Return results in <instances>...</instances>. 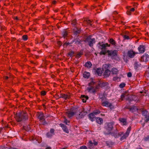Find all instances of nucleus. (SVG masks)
Here are the masks:
<instances>
[{
    "label": "nucleus",
    "mask_w": 149,
    "mask_h": 149,
    "mask_svg": "<svg viewBox=\"0 0 149 149\" xmlns=\"http://www.w3.org/2000/svg\"><path fill=\"white\" fill-rule=\"evenodd\" d=\"M114 123L110 122L107 123L104 126L105 130L104 133L105 134H109L111 133V131L113 128Z\"/></svg>",
    "instance_id": "f257e3e1"
},
{
    "label": "nucleus",
    "mask_w": 149,
    "mask_h": 149,
    "mask_svg": "<svg viewBox=\"0 0 149 149\" xmlns=\"http://www.w3.org/2000/svg\"><path fill=\"white\" fill-rule=\"evenodd\" d=\"M100 97L101 99V104L104 107H108L111 110H112L114 108V106L111 103L108 102L107 100L106 97H100Z\"/></svg>",
    "instance_id": "f03ea898"
},
{
    "label": "nucleus",
    "mask_w": 149,
    "mask_h": 149,
    "mask_svg": "<svg viewBox=\"0 0 149 149\" xmlns=\"http://www.w3.org/2000/svg\"><path fill=\"white\" fill-rule=\"evenodd\" d=\"M27 119V116L26 113L24 112L19 113L17 114L15 117V119L18 122Z\"/></svg>",
    "instance_id": "7ed1b4c3"
},
{
    "label": "nucleus",
    "mask_w": 149,
    "mask_h": 149,
    "mask_svg": "<svg viewBox=\"0 0 149 149\" xmlns=\"http://www.w3.org/2000/svg\"><path fill=\"white\" fill-rule=\"evenodd\" d=\"M37 115L40 122L42 125H45L47 124L45 119L44 118L45 116L44 115L43 113L38 112L37 113Z\"/></svg>",
    "instance_id": "20e7f679"
},
{
    "label": "nucleus",
    "mask_w": 149,
    "mask_h": 149,
    "mask_svg": "<svg viewBox=\"0 0 149 149\" xmlns=\"http://www.w3.org/2000/svg\"><path fill=\"white\" fill-rule=\"evenodd\" d=\"M76 112V109L72 108L68 110L65 113L67 116L68 118H70L74 116Z\"/></svg>",
    "instance_id": "39448f33"
},
{
    "label": "nucleus",
    "mask_w": 149,
    "mask_h": 149,
    "mask_svg": "<svg viewBox=\"0 0 149 149\" xmlns=\"http://www.w3.org/2000/svg\"><path fill=\"white\" fill-rule=\"evenodd\" d=\"M109 56L111 57L117 56L118 54V51L115 50H107V52Z\"/></svg>",
    "instance_id": "423d86ee"
},
{
    "label": "nucleus",
    "mask_w": 149,
    "mask_h": 149,
    "mask_svg": "<svg viewBox=\"0 0 149 149\" xmlns=\"http://www.w3.org/2000/svg\"><path fill=\"white\" fill-rule=\"evenodd\" d=\"M80 113L77 116V118L78 119H79L84 117L87 113V112L84 111V109L83 108L81 109L80 110Z\"/></svg>",
    "instance_id": "0eeeda50"
},
{
    "label": "nucleus",
    "mask_w": 149,
    "mask_h": 149,
    "mask_svg": "<svg viewBox=\"0 0 149 149\" xmlns=\"http://www.w3.org/2000/svg\"><path fill=\"white\" fill-rule=\"evenodd\" d=\"M131 129V126H130L128 127L125 133L120 138V140L121 141H122L124 139H126V138L128 136Z\"/></svg>",
    "instance_id": "6e6552de"
},
{
    "label": "nucleus",
    "mask_w": 149,
    "mask_h": 149,
    "mask_svg": "<svg viewBox=\"0 0 149 149\" xmlns=\"http://www.w3.org/2000/svg\"><path fill=\"white\" fill-rule=\"evenodd\" d=\"M99 89L98 86L95 85V86L91 87L88 88L89 92H91L93 93H95Z\"/></svg>",
    "instance_id": "1a4fd4ad"
},
{
    "label": "nucleus",
    "mask_w": 149,
    "mask_h": 149,
    "mask_svg": "<svg viewBox=\"0 0 149 149\" xmlns=\"http://www.w3.org/2000/svg\"><path fill=\"white\" fill-rule=\"evenodd\" d=\"M137 54V53L135 52L132 50H130L128 52L127 54L130 58H132Z\"/></svg>",
    "instance_id": "9d476101"
},
{
    "label": "nucleus",
    "mask_w": 149,
    "mask_h": 149,
    "mask_svg": "<svg viewBox=\"0 0 149 149\" xmlns=\"http://www.w3.org/2000/svg\"><path fill=\"white\" fill-rule=\"evenodd\" d=\"M70 97V94H67L61 93L60 94V98H63L65 100L69 99Z\"/></svg>",
    "instance_id": "9b49d317"
},
{
    "label": "nucleus",
    "mask_w": 149,
    "mask_h": 149,
    "mask_svg": "<svg viewBox=\"0 0 149 149\" xmlns=\"http://www.w3.org/2000/svg\"><path fill=\"white\" fill-rule=\"evenodd\" d=\"M123 132H120L119 133L117 132V131L114 132H111V134L112 136H114L116 138L118 137L119 136H121L123 134Z\"/></svg>",
    "instance_id": "f8f14e48"
},
{
    "label": "nucleus",
    "mask_w": 149,
    "mask_h": 149,
    "mask_svg": "<svg viewBox=\"0 0 149 149\" xmlns=\"http://www.w3.org/2000/svg\"><path fill=\"white\" fill-rule=\"evenodd\" d=\"M138 49L140 53H143L145 51V46L143 45H140L138 47Z\"/></svg>",
    "instance_id": "ddd939ff"
},
{
    "label": "nucleus",
    "mask_w": 149,
    "mask_h": 149,
    "mask_svg": "<svg viewBox=\"0 0 149 149\" xmlns=\"http://www.w3.org/2000/svg\"><path fill=\"white\" fill-rule=\"evenodd\" d=\"M95 115L93 113H90L88 115V117L89 119L92 121H93L96 120V118L95 117Z\"/></svg>",
    "instance_id": "4468645a"
},
{
    "label": "nucleus",
    "mask_w": 149,
    "mask_h": 149,
    "mask_svg": "<svg viewBox=\"0 0 149 149\" xmlns=\"http://www.w3.org/2000/svg\"><path fill=\"white\" fill-rule=\"evenodd\" d=\"M149 58V55L148 54H145L141 57V60L146 62L148 61Z\"/></svg>",
    "instance_id": "2eb2a0df"
},
{
    "label": "nucleus",
    "mask_w": 149,
    "mask_h": 149,
    "mask_svg": "<svg viewBox=\"0 0 149 149\" xmlns=\"http://www.w3.org/2000/svg\"><path fill=\"white\" fill-rule=\"evenodd\" d=\"M119 120L120 123H122L124 125H126L127 124V120L125 118H119Z\"/></svg>",
    "instance_id": "dca6fc26"
},
{
    "label": "nucleus",
    "mask_w": 149,
    "mask_h": 149,
    "mask_svg": "<svg viewBox=\"0 0 149 149\" xmlns=\"http://www.w3.org/2000/svg\"><path fill=\"white\" fill-rule=\"evenodd\" d=\"M60 125L62 128V129L65 132L67 133H69V131L67 127L65 125L61 123L60 124Z\"/></svg>",
    "instance_id": "f3484780"
},
{
    "label": "nucleus",
    "mask_w": 149,
    "mask_h": 149,
    "mask_svg": "<svg viewBox=\"0 0 149 149\" xmlns=\"http://www.w3.org/2000/svg\"><path fill=\"white\" fill-rule=\"evenodd\" d=\"M73 31L74 34L76 35H77L80 33L81 31V30L80 29L78 28L75 27L73 29Z\"/></svg>",
    "instance_id": "a211bd4d"
},
{
    "label": "nucleus",
    "mask_w": 149,
    "mask_h": 149,
    "mask_svg": "<svg viewBox=\"0 0 149 149\" xmlns=\"http://www.w3.org/2000/svg\"><path fill=\"white\" fill-rule=\"evenodd\" d=\"M89 45L90 47L93 46V44L95 43V38H90L89 39L88 41Z\"/></svg>",
    "instance_id": "6ab92c4d"
},
{
    "label": "nucleus",
    "mask_w": 149,
    "mask_h": 149,
    "mask_svg": "<svg viewBox=\"0 0 149 149\" xmlns=\"http://www.w3.org/2000/svg\"><path fill=\"white\" fill-rule=\"evenodd\" d=\"M80 98L83 102H86V100L88 99V97L87 96L82 95L81 96Z\"/></svg>",
    "instance_id": "aec40b11"
},
{
    "label": "nucleus",
    "mask_w": 149,
    "mask_h": 149,
    "mask_svg": "<svg viewBox=\"0 0 149 149\" xmlns=\"http://www.w3.org/2000/svg\"><path fill=\"white\" fill-rule=\"evenodd\" d=\"M98 44L100 45L99 48L102 50H106V46L104 44H101V42H99L98 43Z\"/></svg>",
    "instance_id": "412c9836"
},
{
    "label": "nucleus",
    "mask_w": 149,
    "mask_h": 149,
    "mask_svg": "<svg viewBox=\"0 0 149 149\" xmlns=\"http://www.w3.org/2000/svg\"><path fill=\"white\" fill-rule=\"evenodd\" d=\"M141 65V64L139 62L136 61L134 64V68L137 69L138 68L140 67Z\"/></svg>",
    "instance_id": "4be33fe9"
},
{
    "label": "nucleus",
    "mask_w": 149,
    "mask_h": 149,
    "mask_svg": "<svg viewBox=\"0 0 149 149\" xmlns=\"http://www.w3.org/2000/svg\"><path fill=\"white\" fill-rule=\"evenodd\" d=\"M108 84L107 83V82H101L97 86H99V89L100 88V87H104L107 85Z\"/></svg>",
    "instance_id": "5701e85b"
},
{
    "label": "nucleus",
    "mask_w": 149,
    "mask_h": 149,
    "mask_svg": "<svg viewBox=\"0 0 149 149\" xmlns=\"http://www.w3.org/2000/svg\"><path fill=\"white\" fill-rule=\"evenodd\" d=\"M96 122L99 124L101 125L103 123V120L101 118L97 117L96 118Z\"/></svg>",
    "instance_id": "b1692460"
},
{
    "label": "nucleus",
    "mask_w": 149,
    "mask_h": 149,
    "mask_svg": "<svg viewBox=\"0 0 149 149\" xmlns=\"http://www.w3.org/2000/svg\"><path fill=\"white\" fill-rule=\"evenodd\" d=\"M111 72V71L109 70L108 69H107L104 72V76L106 77H109Z\"/></svg>",
    "instance_id": "393cba45"
},
{
    "label": "nucleus",
    "mask_w": 149,
    "mask_h": 149,
    "mask_svg": "<svg viewBox=\"0 0 149 149\" xmlns=\"http://www.w3.org/2000/svg\"><path fill=\"white\" fill-rule=\"evenodd\" d=\"M111 72H112V73L114 74H116L118 72V71L117 69L116 68H112L111 70Z\"/></svg>",
    "instance_id": "a878e982"
},
{
    "label": "nucleus",
    "mask_w": 149,
    "mask_h": 149,
    "mask_svg": "<svg viewBox=\"0 0 149 149\" xmlns=\"http://www.w3.org/2000/svg\"><path fill=\"white\" fill-rule=\"evenodd\" d=\"M128 109L130 110V111L133 112L138 110V109L136 107H133L131 108H128Z\"/></svg>",
    "instance_id": "bb28decb"
},
{
    "label": "nucleus",
    "mask_w": 149,
    "mask_h": 149,
    "mask_svg": "<svg viewBox=\"0 0 149 149\" xmlns=\"http://www.w3.org/2000/svg\"><path fill=\"white\" fill-rule=\"evenodd\" d=\"M92 66V64L90 61H88L85 64V66L88 68H90Z\"/></svg>",
    "instance_id": "cd10ccee"
},
{
    "label": "nucleus",
    "mask_w": 149,
    "mask_h": 149,
    "mask_svg": "<svg viewBox=\"0 0 149 149\" xmlns=\"http://www.w3.org/2000/svg\"><path fill=\"white\" fill-rule=\"evenodd\" d=\"M90 73L88 72H85L83 74V76L85 78H88L90 76Z\"/></svg>",
    "instance_id": "c85d7f7f"
},
{
    "label": "nucleus",
    "mask_w": 149,
    "mask_h": 149,
    "mask_svg": "<svg viewBox=\"0 0 149 149\" xmlns=\"http://www.w3.org/2000/svg\"><path fill=\"white\" fill-rule=\"evenodd\" d=\"M96 72V73L98 76L101 75L102 73V70L101 68H97Z\"/></svg>",
    "instance_id": "c756f323"
},
{
    "label": "nucleus",
    "mask_w": 149,
    "mask_h": 149,
    "mask_svg": "<svg viewBox=\"0 0 149 149\" xmlns=\"http://www.w3.org/2000/svg\"><path fill=\"white\" fill-rule=\"evenodd\" d=\"M73 42H75L76 44L78 45L81 44V41L79 39H76L73 41Z\"/></svg>",
    "instance_id": "7c9ffc66"
},
{
    "label": "nucleus",
    "mask_w": 149,
    "mask_h": 149,
    "mask_svg": "<svg viewBox=\"0 0 149 149\" xmlns=\"http://www.w3.org/2000/svg\"><path fill=\"white\" fill-rule=\"evenodd\" d=\"M136 96L134 95H132L131 96L130 99L129 97L127 98L126 100H128L130 102L132 101L133 100H134L135 99V97Z\"/></svg>",
    "instance_id": "2f4dec72"
},
{
    "label": "nucleus",
    "mask_w": 149,
    "mask_h": 149,
    "mask_svg": "<svg viewBox=\"0 0 149 149\" xmlns=\"http://www.w3.org/2000/svg\"><path fill=\"white\" fill-rule=\"evenodd\" d=\"M109 42L111 44L113 45H115L116 44L115 41L113 38L110 39Z\"/></svg>",
    "instance_id": "473e14b6"
},
{
    "label": "nucleus",
    "mask_w": 149,
    "mask_h": 149,
    "mask_svg": "<svg viewBox=\"0 0 149 149\" xmlns=\"http://www.w3.org/2000/svg\"><path fill=\"white\" fill-rule=\"evenodd\" d=\"M95 85H96L95 84V83L93 81H91L89 83V86L90 87L95 86Z\"/></svg>",
    "instance_id": "72a5a7b5"
},
{
    "label": "nucleus",
    "mask_w": 149,
    "mask_h": 149,
    "mask_svg": "<svg viewBox=\"0 0 149 149\" xmlns=\"http://www.w3.org/2000/svg\"><path fill=\"white\" fill-rule=\"evenodd\" d=\"M144 116H145V118H146L145 120V122L147 123L149 121V113H148V115H144Z\"/></svg>",
    "instance_id": "f704fd0d"
},
{
    "label": "nucleus",
    "mask_w": 149,
    "mask_h": 149,
    "mask_svg": "<svg viewBox=\"0 0 149 149\" xmlns=\"http://www.w3.org/2000/svg\"><path fill=\"white\" fill-rule=\"evenodd\" d=\"M83 54V52L81 51L79 53H78L76 56V57L77 58H80Z\"/></svg>",
    "instance_id": "c9c22d12"
},
{
    "label": "nucleus",
    "mask_w": 149,
    "mask_h": 149,
    "mask_svg": "<svg viewBox=\"0 0 149 149\" xmlns=\"http://www.w3.org/2000/svg\"><path fill=\"white\" fill-rule=\"evenodd\" d=\"M107 50H102V51L100 52V55H105L106 53H107Z\"/></svg>",
    "instance_id": "e433bc0d"
},
{
    "label": "nucleus",
    "mask_w": 149,
    "mask_h": 149,
    "mask_svg": "<svg viewBox=\"0 0 149 149\" xmlns=\"http://www.w3.org/2000/svg\"><path fill=\"white\" fill-rule=\"evenodd\" d=\"M100 111L99 110H96L94 111L93 113L95 115L100 113Z\"/></svg>",
    "instance_id": "4c0bfd02"
},
{
    "label": "nucleus",
    "mask_w": 149,
    "mask_h": 149,
    "mask_svg": "<svg viewBox=\"0 0 149 149\" xmlns=\"http://www.w3.org/2000/svg\"><path fill=\"white\" fill-rule=\"evenodd\" d=\"M77 24V20L76 19L73 20L71 22V24L74 26H75Z\"/></svg>",
    "instance_id": "58836bf2"
},
{
    "label": "nucleus",
    "mask_w": 149,
    "mask_h": 149,
    "mask_svg": "<svg viewBox=\"0 0 149 149\" xmlns=\"http://www.w3.org/2000/svg\"><path fill=\"white\" fill-rule=\"evenodd\" d=\"M63 123H65L66 125H68V123H70V121L68 120L66 118H64V120L63 121Z\"/></svg>",
    "instance_id": "ea45409f"
},
{
    "label": "nucleus",
    "mask_w": 149,
    "mask_h": 149,
    "mask_svg": "<svg viewBox=\"0 0 149 149\" xmlns=\"http://www.w3.org/2000/svg\"><path fill=\"white\" fill-rule=\"evenodd\" d=\"M110 65L109 63L105 64L104 65V67L105 68H109V67L110 68Z\"/></svg>",
    "instance_id": "a19ab883"
},
{
    "label": "nucleus",
    "mask_w": 149,
    "mask_h": 149,
    "mask_svg": "<svg viewBox=\"0 0 149 149\" xmlns=\"http://www.w3.org/2000/svg\"><path fill=\"white\" fill-rule=\"evenodd\" d=\"M22 39L24 40H26L28 39L27 36L26 35H24L22 36Z\"/></svg>",
    "instance_id": "79ce46f5"
},
{
    "label": "nucleus",
    "mask_w": 149,
    "mask_h": 149,
    "mask_svg": "<svg viewBox=\"0 0 149 149\" xmlns=\"http://www.w3.org/2000/svg\"><path fill=\"white\" fill-rule=\"evenodd\" d=\"M63 37L65 38L67 35L68 33L66 31H65L63 32Z\"/></svg>",
    "instance_id": "37998d69"
},
{
    "label": "nucleus",
    "mask_w": 149,
    "mask_h": 149,
    "mask_svg": "<svg viewBox=\"0 0 149 149\" xmlns=\"http://www.w3.org/2000/svg\"><path fill=\"white\" fill-rule=\"evenodd\" d=\"M125 85V84L124 83H122L120 84L119 85V87L121 88L124 87Z\"/></svg>",
    "instance_id": "c03bdc74"
},
{
    "label": "nucleus",
    "mask_w": 149,
    "mask_h": 149,
    "mask_svg": "<svg viewBox=\"0 0 149 149\" xmlns=\"http://www.w3.org/2000/svg\"><path fill=\"white\" fill-rule=\"evenodd\" d=\"M113 80L114 81H118L120 80V78L118 77H116L113 78Z\"/></svg>",
    "instance_id": "a18cd8bd"
},
{
    "label": "nucleus",
    "mask_w": 149,
    "mask_h": 149,
    "mask_svg": "<svg viewBox=\"0 0 149 149\" xmlns=\"http://www.w3.org/2000/svg\"><path fill=\"white\" fill-rule=\"evenodd\" d=\"M53 135L50 133L49 132H48L47 134V137L48 138L51 137Z\"/></svg>",
    "instance_id": "49530a36"
},
{
    "label": "nucleus",
    "mask_w": 149,
    "mask_h": 149,
    "mask_svg": "<svg viewBox=\"0 0 149 149\" xmlns=\"http://www.w3.org/2000/svg\"><path fill=\"white\" fill-rule=\"evenodd\" d=\"M36 137L35 136H32L30 138V140H34L36 139Z\"/></svg>",
    "instance_id": "de8ad7c7"
},
{
    "label": "nucleus",
    "mask_w": 149,
    "mask_h": 149,
    "mask_svg": "<svg viewBox=\"0 0 149 149\" xmlns=\"http://www.w3.org/2000/svg\"><path fill=\"white\" fill-rule=\"evenodd\" d=\"M74 54V52L72 51L68 53V55L70 57L72 56Z\"/></svg>",
    "instance_id": "09e8293b"
},
{
    "label": "nucleus",
    "mask_w": 149,
    "mask_h": 149,
    "mask_svg": "<svg viewBox=\"0 0 149 149\" xmlns=\"http://www.w3.org/2000/svg\"><path fill=\"white\" fill-rule=\"evenodd\" d=\"M46 92L45 91H42L41 92V94L42 95L44 96L46 95Z\"/></svg>",
    "instance_id": "8fccbe9b"
},
{
    "label": "nucleus",
    "mask_w": 149,
    "mask_h": 149,
    "mask_svg": "<svg viewBox=\"0 0 149 149\" xmlns=\"http://www.w3.org/2000/svg\"><path fill=\"white\" fill-rule=\"evenodd\" d=\"M54 130L53 129H51L50 131V133L51 134H52V135H54Z\"/></svg>",
    "instance_id": "3c124183"
},
{
    "label": "nucleus",
    "mask_w": 149,
    "mask_h": 149,
    "mask_svg": "<svg viewBox=\"0 0 149 149\" xmlns=\"http://www.w3.org/2000/svg\"><path fill=\"white\" fill-rule=\"evenodd\" d=\"M93 142L91 141H90L89 142V147H92V146L93 145Z\"/></svg>",
    "instance_id": "603ef678"
},
{
    "label": "nucleus",
    "mask_w": 149,
    "mask_h": 149,
    "mask_svg": "<svg viewBox=\"0 0 149 149\" xmlns=\"http://www.w3.org/2000/svg\"><path fill=\"white\" fill-rule=\"evenodd\" d=\"M88 24H89L91 26H92V24H91L92 21L90 20H88L86 21Z\"/></svg>",
    "instance_id": "864d4df0"
},
{
    "label": "nucleus",
    "mask_w": 149,
    "mask_h": 149,
    "mask_svg": "<svg viewBox=\"0 0 149 149\" xmlns=\"http://www.w3.org/2000/svg\"><path fill=\"white\" fill-rule=\"evenodd\" d=\"M148 113L146 111H143L142 112V113L144 116V115H148Z\"/></svg>",
    "instance_id": "5fc2aeb1"
},
{
    "label": "nucleus",
    "mask_w": 149,
    "mask_h": 149,
    "mask_svg": "<svg viewBox=\"0 0 149 149\" xmlns=\"http://www.w3.org/2000/svg\"><path fill=\"white\" fill-rule=\"evenodd\" d=\"M80 148V149H87V147L85 146H81Z\"/></svg>",
    "instance_id": "6e6d98bb"
},
{
    "label": "nucleus",
    "mask_w": 149,
    "mask_h": 149,
    "mask_svg": "<svg viewBox=\"0 0 149 149\" xmlns=\"http://www.w3.org/2000/svg\"><path fill=\"white\" fill-rule=\"evenodd\" d=\"M144 139L146 141H147L149 139V136H147V137H145Z\"/></svg>",
    "instance_id": "4d7b16f0"
},
{
    "label": "nucleus",
    "mask_w": 149,
    "mask_h": 149,
    "mask_svg": "<svg viewBox=\"0 0 149 149\" xmlns=\"http://www.w3.org/2000/svg\"><path fill=\"white\" fill-rule=\"evenodd\" d=\"M127 76L128 77H131L132 76V74L131 72H129L128 73Z\"/></svg>",
    "instance_id": "13d9d810"
},
{
    "label": "nucleus",
    "mask_w": 149,
    "mask_h": 149,
    "mask_svg": "<svg viewBox=\"0 0 149 149\" xmlns=\"http://www.w3.org/2000/svg\"><path fill=\"white\" fill-rule=\"evenodd\" d=\"M125 94H123L121 96V99L122 100H123V99L124 97H125Z\"/></svg>",
    "instance_id": "bf43d9fd"
},
{
    "label": "nucleus",
    "mask_w": 149,
    "mask_h": 149,
    "mask_svg": "<svg viewBox=\"0 0 149 149\" xmlns=\"http://www.w3.org/2000/svg\"><path fill=\"white\" fill-rule=\"evenodd\" d=\"M131 11L130 10H128L127 11V13L129 15H130L131 14Z\"/></svg>",
    "instance_id": "052dcab7"
},
{
    "label": "nucleus",
    "mask_w": 149,
    "mask_h": 149,
    "mask_svg": "<svg viewBox=\"0 0 149 149\" xmlns=\"http://www.w3.org/2000/svg\"><path fill=\"white\" fill-rule=\"evenodd\" d=\"M124 37L125 39H129V36L127 35H124Z\"/></svg>",
    "instance_id": "680f3d73"
},
{
    "label": "nucleus",
    "mask_w": 149,
    "mask_h": 149,
    "mask_svg": "<svg viewBox=\"0 0 149 149\" xmlns=\"http://www.w3.org/2000/svg\"><path fill=\"white\" fill-rule=\"evenodd\" d=\"M98 143L96 141H95L94 140L93 141V145L94 146H97V145Z\"/></svg>",
    "instance_id": "e2e57ef3"
},
{
    "label": "nucleus",
    "mask_w": 149,
    "mask_h": 149,
    "mask_svg": "<svg viewBox=\"0 0 149 149\" xmlns=\"http://www.w3.org/2000/svg\"><path fill=\"white\" fill-rule=\"evenodd\" d=\"M57 44H58V45H59L60 46H61L62 44V42L59 41H58L57 42Z\"/></svg>",
    "instance_id": "0e129e2a"
},
{
    "label": "nucleus",
    "mask_w": 149,
    "mask_h": 149,
    "mask_svg": "<svg viewBox=\"0 0 149 149\" xmlns=\"http://www.w3.org/2000/svg\"><path fill=\"white\" fill-rule=\"evenodd\" d=\"M70 44V43L69 42H66L63 45V46L64 47L65 45H66V46H67Z\"/></svg>",
    "instance_id": "69168bd1"
},
{
    "label": "nucleus",
    "mask_w": 149,
    "mask_h": 149,
    "mask_svg": "<svg viewBox=\"0 0 149 149\" xmlns=\"http://www.w3.org/2000/svg\"><path fill=\"white\" fill-rule=\"evenodd\" d=\"M74 68L73 67L71 68H70V70L72 72H74Z\"/></svg>",
    "instance_id": "338daca9"
},
{
    "label": "nucleus",
    "mask_w": 149,
    "mask_h": 149,
    "mask_svg": "<svg viewBox=\"0 0 149 149\" xmlns=\"http://www.w3.org/2000/svg\"><path fill=\"white\" fill-rule=\"evenodd\" d=\"M5 27L4 26H2L1 27V31H3L5 29Z\"/></svg>",
    "instance_id": "774afa93"
}]
</instances>
